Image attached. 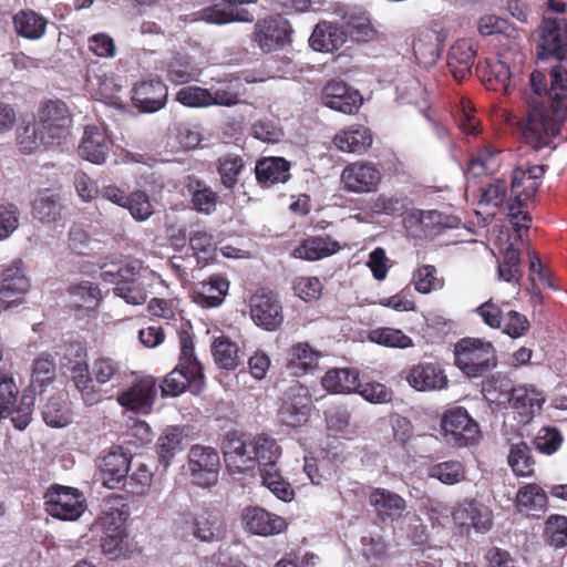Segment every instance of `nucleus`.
<instances>
[{
  "mask_svg": "<svg viewBox=\"0 0 567 567\" xmlns=\"http://www.w3.org/2000/svg\"><path fill=\"white\" fill-rule=\"evenodd\" d=\"M124 87L123 79L105 65L89 66L85 76L87 94L104 103L120 106V93Z\"/></svg>",
  "mask_w": 567,
  "mask_h": 567,
  "instance_id": "obj_12",
  "label": "nucleus"
},
{
  "mask_svg": "<svg viewBox=\"0 0 567 567\" xmlns=\"http://www.w3.org/2000/svg\"><path fill=\"white\" fill-rule=\"evenodd\" d=\"M544 538L554 548L565 547L567 544V516L558 514L548 516L545 523Z\"/></svg>",
  "mask_w": 567,
  "mask_h": 567,
  "instance_id": "obj_57",
  "label": "nucleus"
},
{
  "mask_svg": "<svg viewBox=\"0 0 567 567\" xmlns=\"http://www.w3.org/2000/svg\"><path fill=\"white\" fill-rule=\"evenodd\" d=\"M255 171L258 182L266 187L289 178V163L281 157L264 158L257 163Z\"/></svg>",
  "mask_w": 567,
  "mask_h": 567,
  "instance_id": "obj_42",
  "label": "nucleus"
},
{
  "mask_svg": "<svg viewBox=\"0 0 567 567\" xmlns=\"http://www.w3.org/2000/svg\"><path fill=\"white\" fill-rule=\"evenodd\" d=\"M43 421L51 427H64L72 421V414L60 398H51L42 410Z\"/></svg>",
  "mask_w": 567,
  "mask_h": 567,
  "instance_id": "obj_56",
  "label": "nucleus"
},
{
  "mask_svg": "<svg viewBox=\"0 0 567 567\" xmlns=\"http://www.w3.org/2000/svg\"><path fill=\"white\" fill-rule=\"evenodd\" d=\"M311 410V396L306 386H290L279 410L280 421L288 426H300L308 420Z\"/></svg>",
  "mask_w": 567,
  "mask_h": 567,
  "instance_id": "obj_22",
  "label": "nucleus"
},
{
  "mask_svg": "<svg viewBox=\"0 0 567 567\" xmlns=\"http://www.w3.org/2000/svg\"><path fill=\"white\" fill-rule=\"evenodd\" d=\"M367 338L370 342L386 348L406 349L413 347V340L408 334L391 327L372 329Z\"/></svg>",
  "mask_w": 567,
  "mask_h": 567,
  "instance_id": "obj_50",
  "label": "nucleus"
},
{
  "mask_svg": "<svg viewBox=\"0 0 567 567\" xmlns=\"http://www.w3.org/2000/svg\"><path fill=\"white\" fill-rule=\"evenodd\" d=\"M55 379V363L50 355H42L33 363L31 385L41 391Z\"/></svg>",
  "mask_w": 567,
  "mask_h": 567,
  "instance_id": "obj_61",
  "label": "nucleus"
},
{
  "mask_svg": "<svg viewBox=\"0 0 567 567\" xmlns=\"http://www.w3.org/2000/svg\"><path fill=\"white\" fill-rule=\"evenodd\" d=\"M70 372L74 386L89 406L103 400L101 386L110 384L111 389L120 388L133 374L122 362L110 357H100L90 365L84 361H76L70 367Z\"/></svg>",
  "mask_w": 567,
  "mask_h": 567,
  "instance_id": "obj_2",
  "label": "nucleus"
},
{
  "mask_svg": "<svg viewBox=\"0 0 567 567\" xmlns=\"http://www.w3.org/2000/svg\"><path fill=\"white\" fill-rule=\"evenodd\" d=\"M447 32L439 23L419 29L413 39V52L416 61L424 66H432L441 56Z\"/></svg>",
  "mask_w": 567,
  "mask_h": 567,
  "instance_id": "obj_19",
  "label": "nucleus"
},
{
  "mask_svg": "<svg viewBox=\"0 0 567 567\" xmlns=\"http://www.w3.org/2000/svg\"><path fill=\"white\" fill-rule=\"evenodd\" d=\"M188 471L193 482L210 487L218 481L219 455L209 446L194 445L188 453Z\"/></svg>",
  "mask_w": 567,
  "mask_h": 567,
  "instance_id": "obj_16",
  "label": "nucleus"
},
{
  "mask_svg": "<svg viewBox=\"0 0 567 567\" xmlns=\"http://www.w3.org/2000/svg\"><path fill=\"white\" fill-rule=\"evenodd\" d=\"M157 385L153 377H142L127 389L117 393V403L127 411L147 415L153 411Z\"/></svg>",
  "mask_w": 567,
  "mask_h": 567,
  "instance_id": "obj_15",
  "label": "nucleus"
},
{
  "mask_svg": "<svg viewBox=\"0 0 567 567\" xmlns=\"http://www.w3.org/2000/svg\"><path fill=\"white\" fill-rule=\"evenodd\" d=\"M123 513L115 509L100 517L97 525L102 529L101 548L110 559L127 558L133 551L132 543L125 533Z\"/></svg>",
  "mask_w": 567,
  "mask_h": 567,
  "instance_id": "obj_8",
  "label": "nucleus"
},
{
  "mask_svg": "<svg viewBox=\"0 0 567 567\" xmlns=\"http://www.w3.org/2000/svg\"><path fill=\"white\" fill-rule=\"evenodd\" d=\"M322 386L331 393H351L359 388V373L353 369H331L321 380Z\"/></svg>",
  "mask_w": 567,
  "mask_h": 567,
  "instance_id": "obj_43",
  "label": "nucleus"
},
{
  "mask_svg": "<svg viewBox=\"0 0 567 567\" xmlns=\"http://www.w3.org/2000/svg\"><path fill=\"white\" fill-rule=\"evenodd\" d=\"M238 347L227 337L216 338L213 343V357L223 369L234 370L239 363Z\"/></svg>",
  "mask_w": 567,
  "mask_h": 567,
  "instance_id": "obj_54",
  "label": "nucleus"
},
{
  "mask_svg": "<svg viewBox=\"0 0 567 567\" xmlns=\"http://www.w3.org/2000/svg\"><path fill=\"white\" fill-rule=\"evenodd\" d=\"M167 80L174 84L190 82L198 75L194 60L185 52H176L165 63Z\"/></svg>",
  "mask_w": 567,
  "mask_h": 567,
  "instance_id": "obj_41",
  "label": "nucleus"
},
{
  "mask_svg": "<svg viewBox=\"0 0 567 567\" xmlns=\"http://www.w3.org/2000/svg\"><path fill=\"white\" fill-rule=\"evenodd\" d=\"M544 174L545 167L543 165H528L513 171L511 184L513 203L508 205V217L518 239L523 238V230H528V224L532 220L529 214L524 212L523 207L536 194L542 185Z\"/></svg>",
  "mask_w": 567,
  "mask_h": 567,
  "instance_id": "obj_4",
  "label": "nucleus"
},
{
  "mask_svg": "<svg viewBox=\"0 0 567 567\" xmlns=\"http://www.w3.org/2000/svg\"><path fill=\"white\" fill-rule=\"evenodd\" d=\"M47 513L58 519L73 522L86 509L84 495L76 488L54 485L44 494Z\"/></svg>",
  "mask_w": 567,
  "mask_h": 567,
  "instance_id": "obj_10",
  "label": "nucleus"
},
{
  "mask_svg": "<svg viewBox=\"0 0 567 567\" xmlns=\"http://www.w3.org/2000/svg\"><path fill=\"white\" fill-rule=\"evenodd\" d=\"M442 435L453 446L474 444L480 437L478 424L468 415L464 408L446 411L441 420Z\"/></svg>",
  "mask_w": 567,
  "mask_h": 567,
  "instance_id": "obj_11",
  "label": "nucleus"
},
{
  "mask_svg": "<svg viewBox=\"0 0 567 567\" xmlns=\"http://www.w3.org/2000/svg\"><path fill=\"white\" fill-rule=\"evenodd\" d=\"M71 126L68 105L60 100H48L39 106L35 121L18 130L19 148L24 154H33L42 145H61L71 136Z\"/></svg>",
  "mask_w": 567,
  "mask_h": 567,
  "instance_id": "obj_1",
  "label": "nucleus"
},
{
  "mask_svg": "<svg viewBox=\"0 0 567 567\" xmlns=\"http://www.w3.org/2000/svg\"><path fill=\"white\" fill-rule=\"evenodd\" d=\"M322 103L334 111L353 114L361 107L363 99L359 91L341 81H330L322 90Z\"/></svg>",
  "mask_w": 567,
  "mask_h": 567,
  "instance_id": "obj_24",
  "label": "nucleus"
},
{
  "mask_svg": "<svg viewBox=\"0 0 567 567\" xmlns=\"http://www.w3.org/2000/svg\"><path fill=\"white\" fill-rule=\"evenodd\" d=\"M260 477L266 486L278 499L290 503L295 498V489L291 484L280 474L276 465L260 468Z\"/></svg>",
  "mask_w": 567,
  "mask_h": 567,
  "instance_id": "obj_47",
  "label": "nucleus"
},
{
  "mask_svg": "<svg viewBox=\"0 0 567 567\" xmlns=\"http://www.w3.org/2000/svg\"><path fill=\"white\" fill-rule=\"evenodd\" d=\"M333 144L341 152L363 154L372 145V135L368 127L354 124L339 131L333 137Z\"/></svg>",
  "mask_w": 567,
  "mask_h": 567,
  "instance_id": "obj_31",
  "label": "nucleus"
},
{
  "mask_svg": "<svg viewBox=\"0 0 567 567\" xmlns=\"http://www.w3.org/2000/svg\"><path fill=\"white\" fill-rule=\"evenodd\" d=\"M507 399L511 406L526 420L540 410L545 402V395L540 391L526 385L513 388Z\"/></svg>",
  "mask_w": 567,
  "mask_h": 567,
  "instance_id": "obj_35",
  "label": "nucleus"
},
{
  "mask_svg": "<svg viewBox=\"0 0 567 567\" xmlns=\"http://www.w3.org/2000/svg\"><path fill=\"white\" fill-rule=\"evenodd\" d=\"M240 82L237 79L218 80L216 85L208 89L210 94L209 106H234L239 102Z\"/></svg>",
  "mask_w": 567,
  "mask_h": 567,
  "instance_id": "obj_49",
  "label": "nucleus"
},
{
  "mask_svg": "<svg viewBox=\"0 0 567 567\" xmlns=\"http://www.w3.org/2000/svg\"><path fill=\"white\" fill-rule=\"evenodd\" d=\"M185 429L182 426H167L157 440V454L159 463L166 468L176 454L186 447Z\"/></svg>",
  "mask_w": 567,
  "mask_h": 567,
  "instance_id": "obj_34",
  "label": "nucleus"
},
{
  "mask_svg": "<svg viewBox=\"0 0 567 567\" xmlns=\"http://www.w3.org/2000/svg\"><path fill=\"white\" fill-rule=\"evenodd\" d=\"M512 58L508 52H501L498 59L488 64L487 82L495 91L505 94L511 93L518 85L524 54L517 49H512Z\"/></svg>",
  "mask_w": 567,
  "mask_h": 567,
  "instance_id": "obj_13",
  "label": "nucleus"
},
{
  "mask_svg": "<svg viewBox=\"0 0 567 567\" xmlns=\"http://www.w3.org/2000/svg\"><path fill=\"white\" fill-rule=\"evenodd\" d=\"M112 144L105 128L87 125L79 144V155L87 162L100 165L106 161Z\"/></svg>",
  "mask_w": 567,
  "mask_h": 567,
  "instance_id": "obj_25",
  "label": "nucleus"
},
{
  "mask_svg": "<svg viewBox=\"0 0 567 567\" xmlns=\"http://www.w3.org/2000/svg\"><path fill=\"white\" fill-rule=\"evenodd\" d=\"M254 14L243 8H223L218 4L208 7L202 12V20L214 24L230 22H252Z\"/></svg>",
  "mask_w": 567,
  "mask_h": 567,
  "instance_id": "obj_48",
  "label": "nucleus"
},
{
  "mask_svg": "<svg viewBox=\"0 0 567 567\" xmlns=\"http://www.w3.org/2000/svg\"><path fill=\"white\" fill-rule=\"evenodd\" d=\"M346 41L344 28L327 21L318 23L309 38L310 47L318 52H333Z\"/></svg>",
  "mask_w": 567,
  "mask_h": 567,
  "instance_id": "obj_30",
  "label": "nucleus"
},
{
  "mask_svg": "<svg viewBox=\"0 0 567 567\" xmlns=\"http://www.w3.org/2000/svg\"><path fill=\"white\" fill-rule=\"evenodd\" d=\"M291 34L290 22L282 16L276 14L256 22L252 41L262 52L270 53L289 44Z\"/></svg>",
  "mask_w": 567,
  "mask_h": 567,
  "instance_id": "obj_14",
  "label": "nucleus"
},
{
  "mask_svg": "<svg viewBox=\"0 0 567 567\" xmlns=\"http://www.w3.org/2000/svg\"><path fill=\"white\" fill-rule=\"evenodd\" d=\"M492 511L482 503L464 501L454 512L453 519L462 527H473L478 533H486L492 527Z\"/></svg>",
  "mask_w": 567,
  "mask_h": 567,
  "instance_id": "obj_26",
  "label": "nucleus"
},
{
  "mask_svg": "<svg viewBox=\"0 0 567 567\" xmlns=\"http://www.w3.org/2000/svg\"><path fill=\"white\" fill-rule=\"evenodd\" d=\"M179 344L181 353L176 368L204 381L203 367L195 354L193 340L187 332L184 331L179 334Z\"/></svg>",
  "mask_w": 567,
  "mask_h": 567,
  "instance_id": "obj_52",
  "label": "nucleus"
},
{
  "mask_svg": "<svg viewBox=\"0 0 567 567\" xmlns=\"http://www.w3.org/2000/svg\"><path fill=\"white\" fill-rule=\"evenodd\" d=\"M476 50L473 39H460L451 47L447 66L456 81H463L471 74Z\"/></svg>",
  "mask_w": 567,
  "mask_h": 567,
  "instance_id": "obj_27",
  "label": "nucleus"
},
{
  "mask_svg": "<svg viewBox=\"0 0 567 567\" xmlns=\"http://www.w3.org/2000/svg\"><path fill=\"white\" fill-rule=\"evenodd\" d=\"M250 317L265 330L275 331L284 320L279 300L270 291H258L250 298Z\"/></svg>",
  "mask_w": 567,
  "mask_h": 567,
  "instance_id": "obj_20",
  "label": "nucleus"
},
{
  "mask_svg": "<svg viewBox=\"0 0 567 567\" xmlns=\"http://www.w3.org/2000/svg\"><path fill=\"white\" fill-rule=\"evenodd\" d=\"M547 495L545 491L536 484L522 486L516 495V506L519 512L540 513L547 508Z\"/></svg>",
  "mask_w": 567,
  "mask_h": 567,
  "instance_id": "obj_46",
  "label": "nucleus"
},
{
  "mask_svg": "<svg viewBox=\"0 0 567 567\" xmlns=\"http://www.w3.org/2000/svg\"><path fill=\"white\" fill-rule=\"evenodd\" d=\"M124 208L130 210L132 217L136 221H144L148 219L154 213V208L150 202L148 196L141 190L133 192L127 197Z\"/></svg>",
  "mask_w": 567,
  "mask_h": 567,
  "instance_id": "obj_64",
  "label": "nucleus"
},
{
  "mask_svg": "<svg viewBox=\"0 0 567 567\" xmlns=\"http://www.w3.org/2000/svg\"><path fill=\"white\" fill-rule=\"evenodd\" d=\"M381 178V172L374 164L358 161L342 169L340 183L342 188L349 193L365 194L375 192Z\"/></svg>",
  "mask_w": 567,
  "mask_h": 567,
  "instance_id": "obj_17",
  "label": "nucleus"
},
{
  "mask_svg": "<svg viewBox=\"0 0 567 567\" xmlns=\"http://www.w3.org/2000/svg\"><path fill=\"white\" fill-rule=\"evenodd\" d=\"M30 288V280L23 270V262L14 260L0 277V303L4 308L18 306Z\"/></svg>",
  "mask_w": 567,
  "mask_h": 567,
  "instance_id": "obj_21",
  "label": "nucleus"
},
{
  "mask_svg": "<svg viewBox=\"0 0 567 567\" xmlns=\"http://www.w3.org/2000/svg\"><path fill=\"white\" fill-rule=\"evenodd\" d=\"M229 289V282L221 276H212L202 281L194 290V301L203 308H214L221 305Z\"/></svg>",
  "mask_w": 567,
  "mask_h": 567,
  "instance_id": "obj_36",
  "label": "nucleus"
},
{
  "mask_svg": "<svg viewBox=\"0 0 567 567\" xmlns=\"http://www.w3.org/2000/svg\"><path fill=\"white\" fill-rule=\"evenodd\" d=\"M19 396V386L12 375L0 374V419L10 416L14 427L23 431L31 422L35 398L24 392Z\"/></svg>",
  "mask_w": 567,
  "mask_h": 567,
  "instance_id": "obj_7",
  "label": "nucleus"
},
{
  "mask_svg": "<svg viewBox=\"0 0 567 567\" xmlns=\"http://www.w3.org/2000/svg\"><path fill=\"white\" fill-rule=\"evenodd\" d=\"M192 383L195 384L197 389H200L204 381L197 377H190L188 373L175 368L164 379L163 384L161 385L162 393L163 395L177 396Z\"/></svg>",
  "mask_w": 567,
  "mask_h": 567,
  "instance_id": "obj_53",
  "label": "nucleus"
},
{
  "mask_svg": "<svg viewBox=\"0 0 567 567\" xmlns=\"http://www.w3.org/2000/svg\"><path fill=\"white\" fill-rule=\"evenodd\" d=\"M209 99L208 89L197 85L182 87L176 93V101L187 107H208Z\"/></svg>",
  "mask_w": 567,
  "mask_h": 567,
  "instance_id": "obj_63",
  "label": "nucleus"
},
{
  "mask_svg": "<svg viewBox=\"0 0 567 567\" xmlns=\"http://www.w3.org/2000/svg\"><path fill=\"white\" fill-rule=\"evenodd\" d=\"M539 49L544 54L557 58V63L551 68L549 97L558 99L567 92V22L565 20L544 19Z\"/></svg>",
  "mask_w": 567,
  "mask_h": 567,
  "instance_id": "obj_5",
  "label": "nucleus"
},
{
  "mask_svg": "<svg viewBox=\"0 0 567 567\" xmlns=\"http://www.w3.org/2000/svg\"><path fill=\"white\" fill-rule=\"evenodd\" d=\"M412 282L417 292L427 295L433 290H440L444 286V280L437 277V270L432 265L417 267L413 272Z\"/></svg>",
  "mask_w": 567,
  "mask_h": 567,
  "instance_id": "obj_58",
  "label": "nucleus"
},
{
  "mask_svg": "<svg viewBox=\"0 0 567 567\" xmlns=\"http://www.w3.org/2000/svg\"><path fill=\"white\" fill-rule=\"evenodd\" d=\"M321 352L308 342H296L287 352L286 368L295 377L305 375L318 365Z\"/></svg>",
  "mask_w": 567,
  "mask_h": 567,
  "instance_id": "obj_29",
  "label": "nucleus"
},
{
  "mask_svg": "<svg viewBox=\"0 0 567 567\" xmlns=\"http://www.w3.org/2000/svg\"><path fill=\"white\" fill-rule=\"evenodd\" d=\"M501 165L499 157L495 151L489 147L483 150L468 164V172L474 176L495 173Z\"/></svg>",
  "mask_w": 567,
  "mask_h": 567,
  "instance_id": "obj_62",
  "label": "nucleus"
},
{
  "mask_svg": "<svg viewBox=\"0 0 567 567\" xmlns=\"http://www.w3.org/2000/svg\"><path fill=\"white\" fill-rule=\"evenodd\" d=\"M406 381L416 391H436L447 385V377L435 363H419L412 367Z\"/></svg>",
  "mask_w": 567,
  "mask_h": 567,
  "instance_id": "obj_28",
  "label": "nucleus"
},
{
  "mask_svg": "<svg viewBox=\"0 0 567 567\" xmlns=\"http://www.w3.org/2000/svg\"><path fill=\"white\" fill-rule=\"evenodd\" d=\"M193 534L199 540L209 543L223 536L224 527L216 514L203 512L194 518Z\"/></svg>",
  "mask_w": 567,
  "mask_h": 567,
  "instance_id": "obj_51",
  "label": "nucleus"
},
{
  "mask_svg": "<svg viewBox=\"0 0 567 567\" xmlns=\"http://www.w3.org/2000/svg\"><path fill=\"white\" fill-rule=\"evenodd\" d=\"M101 277L115 284V296L134 306L146 301L148 288L158 280V276L138 260H126L116 269H104Z\"/></svg>",
  "mask_w": 567,
  "mask_h": 567,
  "instance_id": "obj_3",
  "label": "nucleus"
},
{
  "mask_svg": "<svg viewBox=\"0 0 567 567\" xmlns=\"http://www.w3.org/2000/svg\"><path fill=\"white\" fill-rule=\"evenodd\" d=\"M339 249V244L329 237H312L303 240L296 247L292 256L308 261H316L336 254Z\"/></svg>",
  "mask_w": 567,
  "mask_h": 567,
  "instance_id": "obj_40",
  "label": "nucleus"
},
{
  "mask_svg": "<svg viewBox=\"0 0 567 567\" xmlns=\"http://www.w3.org/2000/svg\"><path fill=\"white\" fill-rule=\"evenodd\" d=\"M131 462V455L122 449L111 451L103 460V484L114 488L122 480L126 478Z\"/></svg>",
  "mask_w": 567,
  "mask_h": 567,
  "instance_id": "obj_38",
  "label": "nucleus"
},
{
  "mask_svg": "<svg viewBox=\"0 0 567 567\" xmlns=\"http://www.w3.org/2000/svg\"><path fill=\"white\" fill-rule=\"evenodd\" d=\"M254 467L258 463L261 467L274 466L281 456V447L277 441L266 434H258L250 440Z\"/></svg>",
  "mask_w": 567,
  "mask_h": 567,
  "instance_id": "obj_44",
  "label": "nucleus"
},
{
  "mask_svg": "<svg viewBox=\"0 0 567 567\" xmlns=\"http://www.w3.org/2000/svg\"><path fill=\"white\" fill-rule=\"evenodd\" d=\"M456 367L468 378H477L496 367V351L491 341L463 338L454 349Z\"/></svg>",
  "mask_w": 567,
  "mask_h": 567,
  "instance_id": "obj_6",
  "label": "nucleus"
},
{
  "mask_svg": "<svg viewBox=\"0 0 567 567\" xmlns=\"http://www.w3.org/2000/svg\"><path fill=\"white\" fill-rule=\"evenodd\" d=\"M133 99L144 112H156L166 103L167 87L159 80L143 81L135 87Z\"/></svg>",
  "mask_w": 567,
  "mask_h": 567,
  "instance_id": "obj_32",
  "label": "nucleus"
},
{
  "mask_svg": "<svg viewBox=\"0 0 567 567\" xmlns=\"http://www.w3.org/2000/svg\"><path fill=\"white\" fill-rule=\"evenodd\" d=\"M71 306L75 308L93 309L101 299L100 289L90 281L81 282L69 289Z\"/></svg>",
  "mask_w": 567,
  "mask_h": 567,
  "instance_id": "obj_55",
  "label": "nucleus"
},
{
  "mask_svg": "<svg viewBox=\"0 0 567 567\" xmlns=\"http://www.w3.org/2000/svg\"><path fill=\"white\" fill-rule=\"evenodd\" d=\"M508 464L517 476H530L533 474L534 463L529 455V449L524 442L512 445Z\"/></svg>",
  "mask_w": 567,
  "mask_h": 567,
  "instance_id": "obj_59",
  "label": "nucleus"
},
{
  "mask_svg": "<svg viewBox=\"0 0 567 567\" xmlns=\"http://www.w3.org/2000/svg\"><path fill=\"white\" fill-rule=\"evenodd\" d=\"M529 112L523 126V137L535 150L550 145L558 133V124L544 102L529 101Z\"/></svg>",
  "mask_w": 567,
  "mask_h": 567,
  "instance_id": "obj_9",
  "label": "nucleus"
},
{
  "mask_svg": "<svg viewBox=\"0 0 567 567\" xmlns=\"http://www.w3.org/2000/svg\"><path fill=\"white\" fill-rule=\"evenodd\" d=\"M225 464L231 473H244L254 468L250 440L239 432H229L223 442Z\"/></svg>",
  "mask_w": 567,
  "mask_h": 567,
  "instance_id": "obj_23",
  "label": "nucleus"
},
{
  "mask_svg": "<svg viewBox=\"0 0 567 567\" xmlns=\"http://www.w3.org/2000/svg\"><path fill=\"white\" fill-rule=\"evenodd\" d=\"M369 501L378 515L383 518H399L406 508V503L400 495L385 488H374L370 493Z\"/></svg>",
  "mask_w": 567,
  "mask_h": 567,
  "instance_id": "obj_39",
  "label": "nucleus"
},
{
  "mask_svg": "<svg viewBox=\"0 0 567 567\" xmlns=\"http://www.w3.org/2000/svg\"><path fill=\"white\" fill-rule=\"evenodd\" d=\"M477 29L482 35L502 34L508 40L515 39L517 34L516 29L507 20L494 14L482 16L478 19Z\"/></svg>",
  "mask_w": 567,
  "mask_h": 567,
  "instance_id": "obj_60",
  "label": "nucleus"
},
{
  "mask_svg": "<svg viewBox=\"0 0 567 567\" xmlns=\"http://www.w3.org/2000/svg\"><path fill=\"white\" fill-rule=\"evenodd\" d=\"M243 528L252 535L269 537L284 533L288 523L282 517L260 506H249L240 514Z\"/></svg>",
  "mask_w": 567,
  "mask_h": 567,
  "instance_id": "obj_18",
  "label": "nucleus"
},
{
  "mask_svg": "<svg viewBox=\"0 0 567 567\" xmlns=\"http://www.w3.org/2000/svg\"><path fill=\"white\" fill-rule=\"evenodd\" d=\"M13 23L19 35L38 40L43 37L48 22L35 11L22 10L13 17Z\"/></svg>",
  "mask_w": 567,
  "mask_h": 567,
  "instance_id": "obj_45",
  "label": "nucleus"
},
{
  "mask_svg": "<svg viewBox=\"0 0 567 567\" xmlns=\"http://www.w3.org/2000/svg\"><path fill=\"white\" fill-rule=\"evenodd\" d=\"M31 213L33 218L42 224L59 220L62 214L59 193L50 188L39 190L32 200Z\"/></svg>",
  "mask_w": 567,
  "mask_h": 567,
  "instance_id": "obj_33",
  "label": "nucleus"
},
{
  "mask_svg": "<svg viewBox=\"0 0 567 567\" xmlns=\"http://www.w3.org/2000/svg\"><path fill=\"white\" fill-rule=\"evenodd\" d=\"M347 40L355 42H371L378 39L379 31L371 22L369 13L362 9H353L344 22Z\"/></svg>",
  "mask_w": 567,
  "mask_h": 567,
  "instance_id": "obj_37",
  "label": "nucleus"
}]
</instances>
